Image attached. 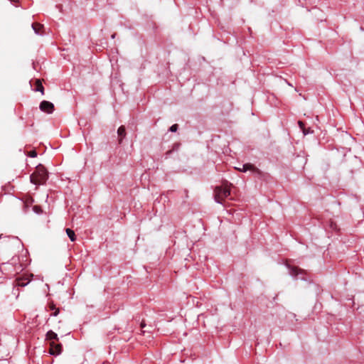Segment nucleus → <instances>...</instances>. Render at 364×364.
Returning a JSON list of instances; mask_svg holds the SVG:
<instances>
[{"mask_svg":"<svg viewBox=\"0 0 364 364\" xmlns=\"http://www.w3.org/2000/svg\"><path fill=\"white\" fill-rule=\"evenodd\" d=\"M230 186L231 184L225 181L221 186L215 188L214 199L215 202L223 204L225 199L230 195Z\"/></svg>","mask_w":364,"mask_h":364,"instance_id":"1","label":"nucleus"},{"mask_svg":"<svg viewBox=\"0 0 364 364\" xmlns=\"http://www.w3.org/2000/svg\"><path fill=\"white\" fill-rule=\"evenodd\" d=\"M48 172L43 165H38L36 168V171L31 175L30 181L35 185L43 184L48 179Z\"/></svg>","mask_w":364,"mask_h":364,"instance_id":"2","label":"nucleus"},{"mask_svg":"<svg viewBox=\"0 0 364 364\" xmlns=\"http://www.w3.org/2000/svg\"><path fill=\"white\" fill-rule=\"evenodd\" d=\"M237 169L241 172H246L247 171H251L252 172L255 173L259 177H262L263 176V173L252 164H245L242 165V168H237Z\"/></svg>","mask_w":364,"mask_h":364,"instance_id":"3","label":"nucleus"},{"mask_svg":"<svg viewBox=\"0 0 364 364\" xmlns=\"http://www.w3.org/2000/svg\"><path fill=\"white\" fill-rule=\"evenodd\" d=\"M32 277V274H23L21 277H17L14 282L15 286L21 287H26L31 281Z\"/></svg>","mask_w":364,"mask_h":364,"instance_id":"4","label":"nucleus"},{"mask_svg":"<svg viewBox=\"0 0 364 364\" xmlns=\"http://www.w3.org/2000/svg\"><path fill=\"white\" fill-rule=\"evenodd\" d=\"M49 346H50V348H49L48 352L51 355L57 356V355H59L62 353L63 346H62V344L60 343H59L58 341V342L52 341L49 344Z\"/></svg>","mask_w":364,"mask_h":364,"instance_id":"5","label":"nucleus"},{"mask_svg":"<svg viewBox=\"0 0 364 364\" xmlns=\"http://www.w3.org/2000/svg\"><path fill=\"white\" fill-rule=\"evenodd\" d=\"M39 108L41 111L47 113V114H52L55 109L54 105L46 100H43L39 105Z\"/></svg>","mask_w":364,"mask_h":364,"instance_id":"6","label":"nucleus"},{"mask_svg":"<svg viewBox=\"0 0 364 364\" xmlns=\"http://www.w3.org/2000/svg\"><path fill=\"white\" fill-rule=\"evenodd\" d=\"M46 341H48L49 342V344L53 341V342H58L59 338H58V336L57 335V333H55L54 331L50 330L47 332L46 335Z\"/></svg>","mask_w":364,"mask_h":364,"instance_id":"7","label":"nucleus"},{"mask_svg":"<svg viewBox=\"0 0 364 364\" xmlns=\"http://www.w3.org/2000/svg\"><path fill=\"white\" fill-rule=\"evenodd\" d=\"M47 308L48 311H52L50 316H57L60 313V309L56 307L55 304L52 301L48 304Z\"/></svg>","mask_w":364,"mask_h":364,"instance_id":"8","label":"nucleus"},{"mask_svg":"<svg viewBox=\"0 0 364 364\" xmlns=\"http://www.w3.org/2000/svg\"><path fill=\"white\" fill-rule=\"evenodd\" d=\"M32 28L34 31V32L38 35H43L44 33V26L43 24L40 23H33Z\"/></svg>","mask_w":364,"mask_h":364,"instance_id":"9","label":"nucleus"},{"mask_svg":"<svg viewBox=\"0 0 364 364\" xmlns=\"http://www.w3.org/2000/svg\"><path fill=\"white\" fill-rule=\"evenodd\" d=\"M35 89L36 92H40L42 95H44V87L42 85V82L40 79H36L35 82Z\"/></svg>","mask_w":364,"mask_h":364,"instance_id":"10","label":"nucleus"},{"mask_svg":"<svg viewBox=\"0 0 364 364\" xmlns=\"http://www.w3.org/2000/svg\"><path fill=\"white\" fill-rule=\"evenodd\" d=\"M117 134H118V136L119 137V143L121 144L123 139L126 136V130H125V127L124 126H120L119 128H118V130H117Z\"/></svg>","mask_w":364,"mask_h":364,"instance_id":"11","label":"nucleus"},{"mask_svg":"<svg viewBox=\"0 0 364 364\" xmlns=\"http://www.w3.org/2000/svg\"><path fill=\"white\" fill-rule=\"evenodd\" d=\"M65 232H66L68 237L70 239V240L72 242L75 241L76 236H75V232L73 230H71L70 228H66Z\"/></svg>","mask_w":364,"mask_h":364,"instance_id":"12","label":"nucleus"},{"mask_svg":"<svg viewBox=\"0 0 364 364\" xmlns=\"http://www.w3.org/2000/svg\"><path fill=\"white\" fill-rule=\"evenodd\" d=\"M33 210L36 213H37V214H41V213H43V210H42L41 207V206H39V205H34V206L33 207Z\"/></svg>","mask_w":364,"mask_h":364,"instance_id":"13","label":"nucleus"},{"mask_svg":"<svg viewBox=\"0 0 364 364\" xmlns=\"http://www.w3.org/2000/svg\"><path fill=\"white\" fill-rule=\"evenodd\" d=\"M299 127L303 130V133L304 135L307 134L309 133L308 131H306L304 129V123L301 121L298 122Z\"/></svg>","mask_w":364,"mask_h":364,"instance_id":"14","label":"nucleus"},{"mask_svg":"<svg viewBox=\"0 0 364 364\" xmlns=\"http://www.w3.org/2000/svg\"><path fill=\"white\" fill-rule=\"evenodd\" d=\"M178 126L177 124H174L169 128V130L172 132H176L178 130Z\"/></svg>","mask_w":364,"mask_h":364,"instance_id":"15","label":"nucleus"},{"mask_svg":"<svg viewBox=\"0 0 364 364\" xmlns=\"http://www.w3.org/2000/svg\"><path fill=\"white\" fill-rule=\"evenodd\" d=\"M299 269L297 267H294L291 269V273L293 275H297L299 274Z\"/></svg>","mask_w":364,"mask_h":364,"instance_id":"16","label":"nucleus"},{"mask_svg":"<svg viewBox=\"0 0 364 364\" xmlns=\"http://www.w3.org/2000/svg\"><path fill=\"white\" fill-rule=\"evenodd\" d=\"M28 156L30 157L34 158L37 156V152L35 150H33L29 152Z\"/></svg>","mask_w":364,"mask_h":364,"instance_id":"17","label":"nucleus"},{"mask_svg":"<svg viewBox=\"0 0 364 364\" xmlns=\"http://www.w3.org/2000/svg\"><path fill=\"white\" fill-rule=\"evenodd\" d=\"M26 203L27 204H32L33 203V199L31 198V197H28L26 200Z\"/></svg>","mask_w":364,"mask_h":364,"instance_id":"18","label":"nucleus"},{"mask_svg":"<svg viewBox=\"0 0 364 364\" xmlns=\"http://www.w3.org/2000/svg\"><path fill=\"white\" fill-rule=\"evenodd\" d=\"M12 3H16L18 1V0H10Z\"/></svg>","mask_w":364,"mask_h":364,"instance_id":"19","label":"nucleus"}]
</instances>
